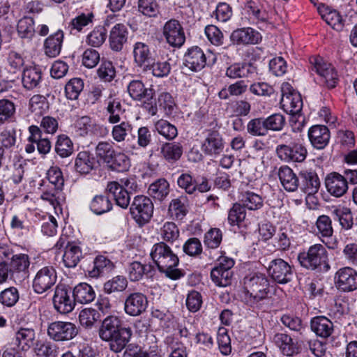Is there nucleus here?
Returning a JSON list of instances; mask_svg holds the SVG:
<instances>
[{
  "label": "nucleus",
  "instance_id": "cd10ccee",
  "mask_svg": "<svg viewBox=\"0 0 357 357\" xmlns=\"http://www.w3.org/2000/svg\"><path fill=\"white\" fill-rule=\"evenodd\" d=\"M321 18L333 29L340 31L344 27V20L336 10L328 6H321L318 8Z\"/></svg>",
  "mask_w": 357,
  "mask_h": 357
},
{
  "label": "nucleus",
  "instance_id": "412c9836",
  "mask_svg": "<svg viewBox=\"0 0 357 357\" xmlns=\"http://www.w3.org/2000/svg\"><path fill=\"white\" fill-rule=\"evenodd\" d=\"M128 31L126 25L121 23L116 24L110 30L109 36V45L112 50L121 51L127 42Z\"/></svg>",
  "mask_w": 357,
  "mask_h": 357
},
{
  "label": "nucleus",
  "instance_id": "a211bd4d",
  "mask_svg": "<svg viewBox=\"0 0 357 357\" xmlns=\"http://www.w3.org/2000/svg\"><path fill=\"white\" fill-rule=\"evenodd\" d=\"M231 41L236 45L257 44L261 40L260 33L252 28H242L234 31Z\"/></svg>",
  "mask_w": 357,
  "mask_h": 357
},
{
  "label": "nucleus",
  "instance_id": "9d476101",
  "mask_svg": "<svg viewBox=\"0 0 357 357\" xmlns=\"http://www.w3.org/2000/svg\"><path fill=\"white\" fill-rule=\"evenodd\" d=\"M57 275L52 266H44L36 274L33 281V288L37 294H43L51 289L56 283Z\"/></svg>",
  "mask_w": 357,
  "mask_h": 357
},
{
  "label": "nucleus",
  "instance_id": "c9c22d12",
  "mask_svg": "<svg viewBox=\"0 0 357 357\" xmlns=\"http://www.w3.org/2000/svg\"><path fill=\"white\" fill-rule=\"evenodd\" d=\"M82 257L81 248L73 244H68L63 255V263L66 267H75Z\"/></svg>",
  "mask_w": 357,
  "mask_h": 357
},
{
  "label": "nucleus",
  "instance_id": "6e6552de",
  "mask_svg": "<svg viewBox=\"0 0 357 357\" xmlns=\"http://www.w3.org/2000/svg\"><path fill=\"white\" fill-rule=\"evenodd\" d=\"M162 35L166 42L173 47L180 48L185 41L184 29L181 23L175 19H171L165 23Z\"/></svg>",
  "mask_w": 357,
  "mask_h": 357
},
{
  "label": "nucleus",
  "instance_id": "7c9ffc66",
  "mask_svg": "<svg viewBox=\"0 0 357 357\" xmlns=\"http://www.w3.org/2000/svg\"><path fill=\"white\" fill-rule=\"evenodd\" d=\"M72 293L75 301L81 304L89 303L96 298V293L93 287L85 282L76 285Z\"/></svg>",
  "mask_w": 357,
  "mask_h": 357
},
{
  "label": "nucleus",
  "instance_id": "338daca9",
  "mask_svg": "<svg viewBox=\"0 0 357 357\" xmlns=\"http://www.w3.org/2000/svg\"><path fill=\"white\" fill-rule=\"evenodd\" d=\"M151 270V265H144L138 261L130 264L128 268V276L131 281H138L143 275Z\"/></svg>",
  "mask_w": 357,
  "mask_h": 357
},
{
  "label": "nucleus",
  "instance_id": "72a5a7b5",
  "mask_svg": "<svg viewBox=\"0 0 357 357\" xmlns=\"http://www.w3.org/2000/svg\"><path fill=\"white\" fill-rule=\"evenodd\" d=\"M132 335V331L129 328H123L119 330L117 333L111 338L107 340L109 342L110 349L116 352L121 351L129 342Z\"/></svg>",
  "mask_w": 357,
  "mask_h": 357
},
{
  "label": "nucleus",
  "instance_id": "49530a36",
  "mask_svg": "<svg viewBox=\"0 0 357 357\" xmlns=\"http://www.w3.org/2000/svg\"><path fill=\"white\" fill-rule=\"evenodd\" d=\"M54 149L61 158H67L72 155L74 147L71 139L68 136L60 135L57 137Z\"/></svg>",
  "mask_w": 357,
  "mask_h": 357
},
{
  "label": "nucleus",
  "instance_id": "13d9d810",
  "mask_svg": "<svg viewBox=\"0 0 357 357\" xmlns=\"http://www.w3.org/2000/svg\"><path fill=\"white\" fill-rule=\"evenodd\" d=\"M159 234L165 241L172 243L179 237V230L172 222H167L160 228Z\"/></svg>",
  "mask_w": 357,
  "mask_h": 357
},
{
  "label": "nucleus",
  "instance_id": "5fc2aeb1",
  "mask_svg": "<svg viewBox=\"0 0 357 357\" xmlns=\"http://www.w3.org/2000/svg\"><path fill=\"white\" fill-rule=\"evenodd\" d=\"M107 38V31L103 26L95 27L86 36V42L91 47H100Z\"/></svg>",
  "mask_w": 357,
  "mask_h": 357
},
{
  "label": "nucleus",
  "instance_id": "5701e85b",
  "mask_svg": "<svg viewBox=\"0 0 357 357\" xmlns=\"http://www.w3.org/2000/svg\"><path fill=\"white\" fill-rule=\"evenodd\" d=\"M36 333L31 328H20L15 335V344L18 350L25 352L29 351L34 344Z\"/></svg>",
  "mask_w": 357,
  "mask_h": 357
},
{
  "label": "nucleus",
  "instance_id": "052dcab7",
  "mask_svg": "<svg viewBox=\"0 0 357 357\" xmlns=\"http://www.w3.org/2000/svg\"><path fill=\"white\" fill-rule=\"evenodd\" d=\"M84 82L80 78H73L69 80L65 86V93L68 99L77 100L83 90Z\"/></svg>",
  "mask_w": 357,
  "mask_h": 357
},
{
  "label": "nucleus",
  "instance_id": "79ce46f5",
  "mask_svg": "<svg viewBox=\"0 0 357 357\" xmlns=\"http://www.w3.org/2000/svg\"><path fill=\"white\" fill-rule=\"evenodd\" d=\"M188 199L185 196H181L171 201L169 206V212L172 216L177 220H181L186 215Z\"/></svg>",
  "mask_w": 357,
  "mask_h": 357
},
{
  "label": "nucleus",
  "instance_id": "603ef678",
  "mask_svg": "<svg viewBox=\"0 0 357 357\" xmlns=\"http://www.w3.org/2000/svg\"><path fill=\"white\" fill-rule=\"evenodd\" d=\"M128 286L127 279L121 275H117L107 281L103 286L104 291L110 294L124 291Z\"/></svg>",
  "mask_w": 357,
  "mask_h": 357
},
{
  "label": "nucleus",
  "instance_id": "39448f33",
  "mask_svg": "<svg viewBox=\"0 0 357 357\" xmlns=\"http://www.w3.org/2000/svg\"><path fill=\"white\" fill-rule=\"evenodd\" d=\"M77 333V326L70 321H53L47 327V335L56 342L70 340Z\"/></svg>",
  "mask_w": 357,
  "mask_h": 357
},
{
  "label": "nucleus",
  "instance_id": "473e14b6",
  "mask_svg": "<svg viewBox=\"0 0 357 357\" xmlns=\"http://www.w3.org/2000/svg\"><path fill=\"white\" fill-rule=\"evenodd\" d=\"M122 328L120 327V321L116 317L109 316L103 320L99 335L102 340L106 341L111 340L116 333Z\"/></svg>",
  "mask_w": 357,
  "mask_h": 357
},
{
  "label": "nucleus",
  "instance_id": "6e6d98bb",
  "mask_svg": "<svg viewBox=\"0 0 357 357\" xmlns=\"http://www.w3.org/2000/svg\"><path fill=\"white\" fill-rule=\"evenodd\" d=\"M35 352L38 356L40 357H57L59 350L55 344L45 341L36 344Z\"/></svg>",
  "mask_w": 357,
  "mask_h": 357
},
{
  "label": "nucleus",
  "instance_id": "864d4df0",
  "mask_svg": "<svg viewBox=\"0 0 357 357\" xmlns=\"http://www.w3.org/2000/svg\"><path fill=\"white\" fill-rule=\"evenodd\" d=\"M232 271H223L220 268H213L211 272L212 281L219 287H227L231 284Z\"/></svg>",
  "mask_w": 357,
  "mask_h": 357
},
{
  "label": "nucleus",
  "instance_id": "bf43d9fd",
  "mask_svg": "<svg viewBox=\"0 0 357 357\" xmlns=\"http://www.w3.org/2000/svg\"><path fill=\"white\" fill-rule=\"evenodd\" d=\"M100 318L99 312L93 308H84L79 314L81 325L86 328H91Z\"/></svg>",
  "mask_w": 357,
  "mask_h": 357
},
{
  "label": "nucleus",
  "instance_id": "393cba45",
  "mask_svg": "<svg viewBox=\"0 0 357 357\" xmlns=\"http://www.w3.org/2000/svg\"><path fill=\"white\" fill-rule=\"evenodd\" d=\"M107 190L114 199L117 206L122 208H127L130 202V196L128 192L118 182L108 183Z\"/></svg>",
  "mask_w": 357,
  "mask_h": 357
},
{
  "label": "nucleus",
  "instance_id": "7ed1b4c3",
  "mask_svg": "<svg viewBox=\"0 0 357 357\" xmlns=\"http://www.w3.org/2000/svg\"><path fill=\"white\" fill-rule=\"evenodd\" d=\"M328 252L321 244H314L298 255L301 266L310 271H328Z\"/></svg>",
  "mask_w": 357,
  "mask_h": 357
},
{
  "label": "nucleus",
  "instance_id": "aec40b11",
  "mask_svg": "<svg viewBox=\"0 0 357 357\" xmlns=\"http://www.w3.org/2000/svg\"><path fill=\"white\" fill-rule=\"evenodd\" d=\"M308 137L314 148L322 149L328 144L330 132L325 126H313L308 130Z\"/></svg>",
  "mask_w": 357,
  "mask_h": 357
},
{
  "label": "nucleus",
  "instance_id": "680f3d73",
  "mask_svg": "<svg viewBox=\"0 0 357 357\" xmlns=\"http://www.w3.org/2000/svg\"><path fill=\"white\" fill-rule=\"evenodd\" d=\"M132 130V124L128 121H122L119 124L115 125L112 129V139L116 142H123L128 133Z\"/></svg>",
  "mask_w": 357,
  "mask_h": 357
},
{
  "label": "nucleus",
  "instance_id": "f03ea898",
  "mask_svg": "<svg viewBox=\"0 0 357 357\" xmlns=\"http://www.w3.org/2000/svg\"><path fill=\"white\" fill-rule=\"evenodd\" d=\"M243 283L245 300L248 305H257L267 298L270 291V283L264 273H251L244 278Z\"/></svg>",
  "mask_w": 357,
  "mask_h": 357
},
{
  "label": "nucleus",
  "instance_id": "f8f14e48",
  "mask_svg": "<svg viewBox=\"0 0 357 357\" xmlns=\"http://www.w3.org/2000/svg\"><path fill=\"white\" fill-rule=\"evenodd\" d=\"M271 340L274 345L284 356L291 357L298 354L301 351L299 342L294 341L287 333H277L274 334Z\"/></svg>",
  "mask_w": 357,
  "mask_h": 357
},
{
  "label": "nucleus",
  "instance_id": "1a4fd4ad",
  "mask_svg": "<svg viewBox=\"0 0 357 357\" xmlns=\"http://www.w3.org/2000/svg\"><path fill=\"white\" fill-rule=\"evenodd\" d=\"M53 305L55 310L60 314H66L72 312L75 305L70 288L64 285L56 286L53 296Z\"/></svg>",
  "mask_w": 357,
  "mask_h": 357
},
{
  "label": "nucleus",
  "instance_id": "dca6fc26",
  "mask_svg": "<svg viewBox=\"0 0 357 357\" xmlns=\"http://www.w3.org/2000/svg\"><path fill=\"white\" fill-rule=\"evenodd\" d=\"M183 63L190 70L197 72L205 67L206 57L200 47H192L185 54Z\"/></svg>",
  "mask_w": 357,
  "mask_h": 357
},
{
  "label": "nucleus",
  "instance_id": "09e8293b",
  "mask_svg": "<svg viewBox=\"0 0 357 357\" xmlns=\"http://www.w3.org/2000/svg\"><path fill=\"white\" fill-rule=\"evenodd\" d=\"M90 208L94 213L102 215L109 211L112 208V204L107 196L96 195L92 199Z\"/></svg>",
  "mask_w": 357,
  "mask_h": 357
},
{
  "label": "nucleus",
  "instance_id": "c03bdc74",
  "mask_svg": "<svg viewBox=\"0 0 357 357\" xmlns=\"http://www.w3.org/2000/svg\"><path fill=\"white\" fill-rule=\"evenodd\" d=\"M241 202L243 208L253 211L261 208L264 204L261 197L250 191H245L241 193Z\"/></svg>",
  "mask_w": 357,
  "mask_h": 357
},
{
  "label": "nucleus",
  "instance_id": "c756f323",
  "mask_svg": "<svg viewBox=\"0 0 357 357\" xmlns=\"http://www.w3.org/2000/svg\"><path fill=\"white\" fill-rule=\"evenodd\" d=\"M331 214L337 220L341 227L345 230L351 229L354 226V218L351 210L343 206H333Z\"/></svg>",
  "mask_w": 357,
  "mask_h": 357
},
{
  "label": "nucleus",
  "instance_id": "4468645a",
  "mask_svg": "<svg viewBox=\"0 0 357 357\" xmlns=\"http://www.w3.org/2000/svg\"><path fill=\"white\" fill-rule=\"evenodd\" d=\"M325 186L327 192L332 196L339 198L348 190V181L344 176L337 172H331L325 178Z\"/></svg>",
  "mask_w": 357,
  "mask_h": 357
},
{
  "label": "nucleus",
  "instance_id": "e433bc0d",
  "mask_svg": "<svg viewBox=\"0 0 357 357\" xmlns=\"http://www.w3.org/2000/svg\"><path fill=\"white\" fill-rule=\"evenodd\" d=\"M160 153L167 161L173 162L181 157L183 146L179 143L166 142L162 145Z\"/></svg>",
  "mask_w": 357,
  "mask_h": 357
},
{
  "label": "nucleus",
  "instance_id": "de8ad7c7",
  "mask_svg": "<svg viewBox=\"0 0 357 357\" xmlns=\"http://www.w3.org/2000/svg\"><path fill=\"white\" fill-rule=\"evenodd\" d=\"M17 30L22 38L31 39L35 35L34 20L30 17H24L18 21Z\"/></svg>",
  "mask_w": 357,
  "mask_h": 357
},
{
  "label": "nucleus",
  "instance_id": "c85d7f7f",
  "mask_svg": "<svg viewBox=\"0 0 357 357\" xmlns=\"http://www.w3.org/2000/svg\"><path fill=\"white\" fill-rule=\"evenodd\" d=\"M42 81V71L36 66L26 67L24 69L22 77L23 86L27 90L38 87Z\"/></svg>",
  "mask_w": 357,
  "mask_h": 357
},
{
  "label": "nucleus",
  "instance_id": "774afa93",
  "mask_svg": "<svg viewBox=\"0 0 357 357\" xmlns=\"http://www.w3.org/2000/svg\"><path fill=\"white\" fill-rule=\"evenodd\" d=\"M248 132L253 136H265L268 131L264 118H256L250 120L247 125Z\"/></svg>",
  "mask_w": 357,
  "mask_h": 357
},
{
  "label": "nucleus",
  "instance_id": "2f4dec72",
  "mask_svg": "<svg viewBox=\"0 0 357 357\" xmlns=\"http://www.w3.org/2000/svg\"><path fill=\"white\" fill-rule=\"evenodd\" d=\"M114 267V264L109 259L102 255H98L93 260V266L89 271V275L96 278L109 273Z\"/></svg>",
  "mask_w": 357,
  "mask_h": 357
},
{
  "label": "nucleus",
  "instance_id": "f704fd0d",
  "mask_svg": "<svg viewBox=\"0 0 357 357\" xmlns=\"http://www.w3.org/2000/svg\"><path fill=\"white\" fill-rule=\"evenodd\" d=\"M96 164L95 158L88 151L79 152L75 159V169L81 174H89Z\"/></svg>",
  "mask_w": 357,
  "mask_h": 357
},
{
  "label": "nucleus",
  "instance_id": "0e129e2a",
  "mask_svg": "<svg viewBox=\"0 0 357 357\" xmlns=\"http://www.w3.org/2000/svg\"><path fill=\"white\" fill-rule=\"evenodd\" d=\"M96 156L106 164L112 158V155L116 151L111 142H100L95 149Z\"/></svg>",
  "mask_w": 357,
  "mask_h": 357
},
{
  "label": "nucleus",
  "instance_id": "ea45409f",
  "mask_svg": "<svg viewBox=\"0 0 357 357\" xmlns=\"http://www.w3.org/2000/svg\"><path fill=\"white\" fill-rule=\"evenodd\" d=\"M130 96L135 100H142L147 94H151L153 90L146 88L141 80L135 79L131 81L127 87Z\"/></svg>",
  "mask_w": 357,
  "mask_h": 357
},
{
  "label": "nucleus",
  "instance_id": "2eb2a0df",
  "mask_svg": "<svg viewBox=\"0 0 357 357\" xmlns=\"http://www.w3.org/2000/svg\"><path fill=\"white\" fill-rule=\"evenodd\" d=\"M148 306L146 296L140 292L130 293L124 302V310L130 316H139L142 314Z\"/></svg>",
  "mask_w": 357,
  "mask_h": 357
},
{
  "label": "nucleus",
  "instance_id": "4be33fe9",
  "mask_svg": "<svg viewBox=\"0 0 357 357\" xmlns=\"http://www.w3.org/2000/svg\"><path fill=\"white\" fill-rule=\"evenodd\" d=\"M278 176L282 186L288 192H295L299 187V176H296L287 165H282L278 169Z\"/></svg>",
  "mask_w": 357,
  "mask_h": 357
},
{
  "label": "nucleus",
  "instance_id": "ddd939ff",
  "mask_svg": "<svg viewBox=\"0 0 357 357\" xmlns=\"http://www.w3.org/2000/svg\"><path fill=\"white\" fill-rule=\"evenodd\" d=\"M225 143L222 135L217 130H208L202 144V151L207 155L216 157L223 152Z\"/></svg>",
  "mask_w": 357,
  "mask_h": 357
},
{
  "label": "nucleus",
  "instance_id": "f257e3e1",
  "mask_svg": "<svg viewBox=\"0 0 357 357\" xmlns=\"http://www.w3.org/2000/svg\"><path fill=\"white\" fill-rule=\"evenodd\" d=\"M151 257L160 271L169 278L177 280L181 277V272L176 268L178 258L165 243H155L152 248Z\"/></svg>",
  "mask_w": 357,
  "mask_h": 357
},
{
  "label": "nucleus",
  "instance_id": "20e7f679",
  "mask_svg": "<svg viewBox=\"0 0 357 357\" xmlns=\"http://www.w3.org/2000/svg\"><path fill=\"white\" fill-rule=\"evenodd\" d=\"M130 213L136 222L144 225L150 220L153 215V204L151 199L146 196H136L130 205Z\"/></svg>",
  "mask_w": 357,
  "mask_h": 357
},
{
  "label": "nucleus",
  "instance_id": "a19ab883",
  "mask_svg": "<svg viewBox=\"0 0 357 357\" xmlns=\"http://www.w3.org/2000/svg\"><path fill=\"white\" fill-rule=\"evenodd\" d=\"M155 130L167 140H173L178 135L176 127L165 119H160L154 123Z\"/></svg>",
  "mask_w": 357,
  "mask_h": 357
},
{
  "label": "nucleus",
  "instance_id": "58836bf2",
  "mask_svg": "<svg viewBox=\"0 0 357 357\" xmlns=\"http://www.w3.org/2000/svg\"><path fill=\"white\" fill-rule=\"evenodd\" d=\"M169 185L167 181L165 178H160L150 185L148 192L149 195L154 199L162 201L169 194Z\"/></svg>",
  "mask_w": 357,
  "mask_h": 357
},
{
  "label": "nucleus",
  "instance_id": "a878e982",
  "mask_svg": "<svg viewBox=\"0 0 357 357\" xmlns=\"http://www.w3.org/2000/svg\"><path fill=\"white\" fill-rule=\"evenodd\" d=\"M312 331L319 337L327 338L333 332V324L324 316H318L312 318L310 321Z\"/></svg>",
  "mask_w": 357,
  "mask_h": 357
},
{
  "label": "nucleus",
  "instance_id": "37998d69",
  "mask_svg": "<svg viewBox=\"0 0 357 357\" xmlns=\"http://www.w3.org/2000/svg\"><path fill=\"white\" fill-rule=\"evenodd\" d=\"M93 20L94 15L91 12L80 13L75 17L73 18L69 23L70 33H73V31L81 32L84 27L91 24L93 22Z\"/></svg>",
  "mask_w": 357,
  "mask_h": 357
},
{
  "label": "nucleus",
  "instance_id": "9b49d317",
  "mask_svg": "<svg viewBox=\"0 0 357 357\" xmlns=\"http://www.w3.org/2000/svg\"><path fill=\"white\" fill-rule=\"evenodd\" d=\"M334 278L336 287L341 291L350 292L357 289V271L351 267L340 268Z\"/></svg>",
  "mask_w": 357,
  "mask_h": 357
},
{
  "label": "nucleus",
  "instance_id": "69168bd1",
  "mask_svg": "<svg viewBox=\"0 0 357 357\" xmlns=\"http://www.w3.org/2000/svg\"><path fill=\"white\" fill-rule=\"evenodd\" d=\"M317 233L323 237H331L333 234L332 220L326 215H321L318 217L316 221Z\"/></svg>",
  "mask_w": 357,
  "mask_h": 357
},
{
  "label": "nucleus",
  "instance_id": "b1692460",
  "mask_svg": "<svg viewBox=\"0 0 357 357\" xmlns=\"http://www.w3.org/2000/svg\"><path fill=\"white\" fill-rule=\"evenodd\" d=\"M134 61L139 67H149L153 63V57L149 45L142 42H137L133 45Z\"/></svg>",
  "mask_w": 357,
  "mask_h": 357
},
{
  "label": "nucleus",
  "instance_id": "a18cd8bd",
  "mask_svg": "<svg viewBox=\"0 0 357 357\" xmlns=\"http://www.w3.org/2000/svg\"><path fill=\"white\" fill-rule=\"evenodd\" d=\"M253 67L247 63H234L226 70V75L231 79L247 77L253 73Z\"/></svg>",
  "mask_w": 357,
  "mask_h": 357
},
{
  "label": "nucleus",
  "instance_id": "0eeeda50",
  "mask_svg": "<svg viewBox=\"0 0 357 357\" xmlns=\"http://www.w3.org/2000/svg\"><path fill=\"white\" fill-rule=\"evenodd\" d=\"M267 271L273 280L278 284H287L291 282L294 277L291 266L280 258L271 261Z\"/></svg>",
  "mask_w": 357,
  "mask_h": 357
},
{
  "label": "nucleus",
  "instance_id": "8fccbe9b",
  "mask_svg": "<svg viewBox=\"0 0 357 357\" xmlns=\"http://www.w3.org/2000/svg\"><path fill=\"white\" fill-rule=\"evenodd\" d=\"M107 165L113 170L125 172L129 169L130 162V159L125 153L116 151Z\"/></svg>",
  "mask_w": 357,
  "mask_h": 357
},
{
  "label": "nucleus",
  "instance_id": "4c0bfd02",
  "mask_svg": "<svg viewBox=\"0 0 357 357\" xmlns=\"http://www.w3.org/2000/svg\"><path fill=\"white\" fill-rule=\"evenodd\" d=\"M98 125L88 116L79 118L75 124V132L77 135L85 137L93 134L97 130Z\"/></svg>",
  "mask_w": 357,
  "mask_h": 357
},
{
  "label": "nucleus",
  "instance_id": "4d7b16f0",
  "mask_svg": "<svg viewBox=\"0 0 357 357\" xmlns=\"http://www.w3.org/2000/svg\"><path fill=\"white\" fill-rule=\"evenodd\" d=\"M30 265L29 258L27 255L19 254L14 255L9 264L13 273L22 272L24 275L26 274L28 268Z\"/></svg>",
  "mask_w": 357,
  "mask_h": 357
},
{
  "label": "nucleus",
  "instance_id": "6ab92c4d",
  "mask_svg": "<svg viewBox=\"0 0 357 357\" xmlns=\"http://www.w3.org/2000/svg\"><path fill=\"white\" fill-rule=\"evenodd\" d=\"M299 187L309 195L317 193L320 187V181L317 173L306 170L300 172Z\"/></svg>",
  "mask_w": 357,
  "mask_h": 357
},
{
  "label": "nucleus",
  "instance_id": "3c124183",
  "mask_svg": "<svg viewBox=\"0 0 357 357\" xmlns=\"http://www.w3.org/2000/svg\"><path fill=\"white\" fill-rule=\"evenodd\" d=\"M281 102L291 115L299 114L303 107L302 98L298 93H294L292 96L282 98Z\"/></svg>",
  "mask_w": 357,
  "mask_h": 357
},
{
  "label": "nucleus",
  "instance_id": "f3484780",
  "mask_svg": "<svg viewBox=\"0 0 357 357\" xmlns=\"http://www.w3.org/2000/svg\"><path fill=\"white\" fill-rule=\"evenodd\" d=\"M314 69L320 77L321 84L328 88H334L337 82V74L334 67L326 62L316 61Z\"/></svg>",
  "mask_w": 357,
  "mask_h": 357
},
{
  "label": "nucleus",
  "instance_id": "bb28decb",
  "mask_svg": "<svg viewBox=\"0 0 357 357\" xmlns=\"http://www.w3.org/2000/svg\"><path fill=\"white\" fill-rule=\"evenodd\" d=\"M63 37V31L58 30L45 39L44 42V51L47 56L54 58L60 54Z\"/></svg>",
  "mask_w": 357,
  "mask_h": 357
},
{
  "label": "nucleus",
  "instance_id": "423d86ee",
  "mask_svg": "<svg viewBox=\"0 0 357 357\" xmlns=\"http://www.w3.org/2000/svg\"><path fill=\"white\" fill-rule=\"evenodd\" d=\"M278 157L286 162H301L306 158V148L300 143L279 144L275 149Z\"/></svg>",
  "mask_w": 357,
  "mask_h": 357
},
{
  "label": "nucleus",
  "instance_id": "e2e57ef3",
  "mask_svg": "<svg viewBox=\"0 0 357 357\" xmlns=\"http://www.w3.org/2000/svg\"><path fill=\"white\" fill-rule=\"evenodd\" d=\"M138 10L149 17H155L160 12L156 0H139Z\"/></svg>",
  "mask_w": 357,
  "mask_h": 357
}]
</instances>
